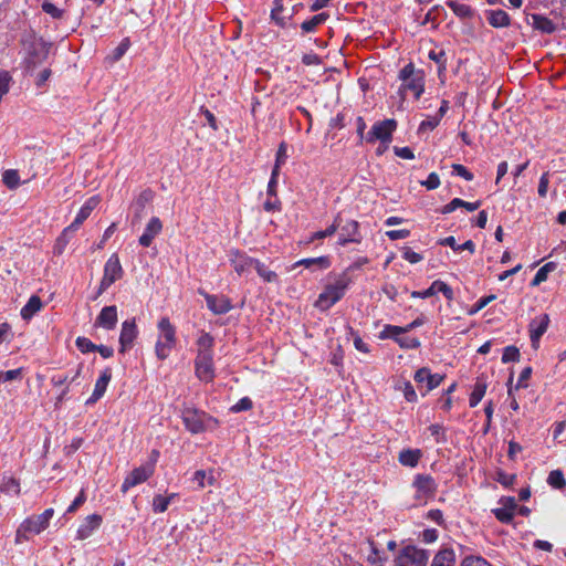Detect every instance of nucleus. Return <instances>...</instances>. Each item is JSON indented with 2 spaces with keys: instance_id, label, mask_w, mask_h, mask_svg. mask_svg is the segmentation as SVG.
Wrapping results in <instances>:
<instances>
[{
  "instance_id": "obj_17",
  "label": "nucleus",
  "mask_w": 566,
  "mask_h": 566,
  "mask_svg": "<svg viewBox=\"0 0 566 566\" xmlns=\"http://www.w3.org/2000/svg\"><path fill=\"white\" fill-rule=\"evenodd\" d=\"M439 292L442 293L447 300H453V290L441 280L433 281L431 285L424 291H412L410 295L413 298H428Z\"/></svg>"
},
{
  "instance_id": "obj_60",
  "label": "nucleus",
  "mask_w": 566,
  "mask_h": 566,
  "mask_svg": "<svg viewBox=\"0 0 566 566\" xmlns=\"http://www.w3.org/2000/svg\"><path fill=\"white\" fill-rule=\"evenodd\" d=\"M368 262H369L368 258L360 256V258L356 259L352 264H349L342 273H347V275H352V273L354 271L360 269Z\"/></svg>"
},
{
  "instance_id": "obj_2",
  "label": "nucleus",
  "mask_w": 566,
  "mask_h": 566,
  "mask_svg": "<svg viewBox=\"0 0 566 566\" xmlns=\"http://www.w3.org/2000/svg\"><path fill=\"white\" fill-rule=\"evenodd\" d=\"M353 282L352 275H347V273L329 276L328 282L315 302V306L321 311L329 310L345 295Z\"/></svg>"
},
{
  "instance_id": "obj_62",
  "label": "nucleus",
  "mask_w": 566,
  "mask_h": 566,
  "mask_svg": "<svg viewBox=\"0 0 566 566\" xmlns=\"http://www.w3.org/2000/svg\"><path fill=\"white\" fill-rule=\"evenodd\" d=\"M67 233H64V231L61 233V235L56 239L53 252L54 254L61 255L64 252V249L69 242L66 238Z\"/></svg>"
},
{
  "instance_id": "obj_20",
  "label": "nucleus",
  "mask_w": 566,
  "mask_h": 566,
  "mask_svg": "<svg viewBox=\"0 0 566 566\" xmlns=\"http://www.w3.org/2000/svg\"><path fill=\"white\" fill-rule=\"evenodd\" d=\"M112 379V369L109 367L105 368L99 377L97 378L93 394L86 400V405H92L98 401L105 394L107 386Z\"/></svg>"
},
{
  "instance_id": "obj_37",
  "label": "nucleus",
  "mask_w": 566,
  "mask_h": 566,
  "mask_svg": "<svg viewBox=\"0 0 566 566\" xmlns=\"http://www.w3.org/2000/svg\"><path fill=\"white\" fill-rule=\"evenodd\" d=\"M297 265H303L305 268H312L316 265L322 270H326L331 266V260L328 256L302 259L295 263V266Z\"/></svg>"
},
{
  "instance_id": "obj_11",
  "label": "nucleus",
  "mask_w": 566,
  "mask_h": 566,
  "mask_svg": "<svg viewBox=\"0 0 566 566\" xmlns=\"http://www.w3.org/2000/svg\"><path fill=\"white\" fill-rule=\"evenodd\" d=\"M339 235H338V245L345 247L349 243L359 244L363 241V235L360 233V224L356 220H348L345 224H339Z\"/></svg>"
},
{
  "instance_id": "obj_26",
  "label": "nucleus",
  "mask_w": 566,
  "mask_h": 566,
  "mask_svg": "<svg viewBox=\"0 0 566 566\" xmlns=\"http://www.w3.org/2000/svg\"><path fill=\"white\" fill-rule=\"evenodd\" d=\"M422 458V451L420 449H402L399 452L398 461L401 465L408 468H416Z\"/></svg>"
},
{
  "instance_id": "obj_13",
  "label": "nucleus",
  "mask_w": 566,
  "mask_h": 566,
  "mask_svg": "<svg viewBox=\"0 0 566 566\" xmlns=\"http://www.w3.org/2000/svg\"><path fill=\"white\" fill-rule=\"evenodd\" d=\"M154 474V465L145 464L135 468L124 480L120 490L126 493L129 489L146 482Z\"/></svg>"
},
{
  "instance_id": "obj_34",
  "label": "nucleus",
  "mask_w": 566,
  "mask_h": 566,
  "mask_svg": "<svg viewBox=\"0 0 566 566\" xmlns=\"http://www.w3.org/2000/svg\"><path fill=\"white\" fill-rule=\"evenodd\" d=\"M340 221V213H338L329 227H327L325 230L314 232L310 239V242L334 235L339 228Z\"/></svg>"
},
{
  "instance_id": "obj_28",
  "label": "nucleus",
  "mask_w": 566,
  "mask_h": 566,
  "mask_svg": "<svg viewBox=\"0 0 566 566\" xmlns=\"http://www.w3.org/2000/svg\"><path fill=\"white\" fill-rule=\"evenodd\" d=\"M486 14L488 21L493 28H505L511 23V18L504 10H490Z\"/></svg>"
},
{
  "instance_id": "obj_42",
  "label": "nucleus",
  "mask_w": 566,
  "mask_h": 566,
  "mask_svg": "<svg viewBox=\"0 0 566 566\" xmlns=\"http://www.w3.org/2000/svg\"><path fill=\"white\" fill-rule=\"evenodd\" d=\"M401 334H405L403 326H396L387 324L384 326L382 331L379 333L380 339L391 338L396 342Z\"/></svg>"
},
{
  "instance_id": "obj_61",
  "label": "nucleus",
  "mask_w": 566,
  "mask_h": 566,
  "mask_svg": "<svg viewBox=\"0 0 566 566\" xmlns=\"http://www.w3.org/2000/svg\"><path fill=\"white\" fill-rule=\"evenodd\" d=\"M421 185L428 190L437 189L440 186V178L436 172H431L426 180L421 181Z\"/></svg>"
},
{
  "instance_id": "obj_36",
  "label": "nucleus",
  "mask_w": 566,
  "mask_h": 566,
  "mask_svg": "<svg viewBox=\"0 0 566 566\" xmlns=\"http://www.w3.org/2000/svg\"><path fill=\"white\" fill-rule=\"evenodd\" d=\"M0 491L6 494L19 495L21 493L20 481L13 476H4L0 485Z\"/></svg>"
},
{
  "instance_id": "obj_3",
  "label": "nucleus",
  "mask_w": 566,
  "mask_h": 566,
  "mask_svg": "<svg viewBox=\"0 0 566 566\" xmlns=\"http://www.w3.org/2000/svg\"><path fill=\"white\" fill-rule=\"evenodd\" d=\"M181 419L186 429L192 434L211 431L219 426L218 419L193 407H185L181 410Z\"/></svg>"
},
{
  "instance_id": "obj_40",
  "label": "nucleus",
  "mask_w": 566,
  "mask_h": 566,
  "mask_svg": "<svg viewBox=\"0 0 566 566\" xmlns=\"http://www.w3.org/2000/svg\"><path fill=\"white\" fill-rule=\"evenodd\" d=\"M368 545L370 547V554L367 557L368 563L373 566H384L387 558L377 548L375 541L368 539Z\"/></svg>"
},
{
  "instance_id": "obj_32",
  "label": "nucleus",
  "mask_w": 566,
  "mask_h": 566,
  "mask_svg": "<svg viewBox=\"0 0 566 566\" xmlns=\"http://www.w3.org/2000/svg\"><path fill=\"white\" fill-rule=\"evenodd\" d=\"M447 6L452 12L460 19H472L474 17V10L465 4L458 1H448Z\"/></svg>"
},
{
  "instance_id": "obj_50",
  "label": "nucleus",
  "mask_w": 566,
  "mask_h": 566,
  "mask_svg": "<svg viewBox=\"0 0 566 566\" xmlns=\"http://www.w3.org/2000/svg\"><path fill=\"white\" fill-rule=\"evenodd\" d=\"M495 297L496 296L494 294H490V295H486V296H483V297L479 298L478 302L469 310V314L470 315L476 314L482 308H484L489 303L494 301Z\"/></svg>"
},
{
  "instance_id": "obj_35",
  "label": "nucleus",
  "mask_w": 566,
  "mask_h": 566,
  "mask_svg": "<svg viewBox=\"0 0 566 566\" xmlns=\"http://www.w3.org/2000/svg\"><path fill=\"white\" fill-rule=\"evenodd\" d=\"M486 391V384L482 379H478L474 388L470 395L469 398V405L471 408H474L479 405V402L482 400Z\"/></svg>"
},
{
  "instance_id": "obj_38",
  "label": "nucleus",
  "mask_w": 566,
  "mask_h": 566,
  "mask_svg": "<svg viewBox=\"0 0 566 566\" xmlns=\"http://www.w3.org/2000/svg\"><path fill=\"white\" fill-rule=\"evenodd\" d=\"M556 269V263L548 262L545 265H543L538 271L536 272L535 276L533 277L531 285L532 286H538L541 283L545 282L548 277V274L553 272Z\"/></svg>"
},
{
  "instance_id": "obj_63",
  "label": "nucleus",
  "mask_w": 566,
  "mask_h": 566,
  "mask_svg": "<svg viewBox=\"0 0 566 566\" xmlns=\"http://www.w3.org/2000/svg\"><path fill=\"white\" fill-rule=\"evenodd\" d=\"M286 159H287V146L283 142L280 144V146L277 148L275 164L283 166L286 163Z\"/></svg>"
},
{
  "instance_id": "obj_22",
  "label": "nucleus",
  "mask_w": 566,
  "mask_h": 566,
  "mask_svg": "<svg viewBox=\"0 0 566 566\" xmlns=\"http://www.w3.org/2000/svg\"><path fill=\"white\" fill-rule=\"evenodd\" d=\"M549 324V316L542 314L535 317L530 324V337L534 347L537 346L541 337L546 333Z\"/></svg>"
},
{
  "instance_id": "obj_1",
  "label": "nucleus",
  "mask_w": 566,
  "mask_h": 566,
  "mask_svg": "<svg viewBox=\"0 0 566 566\" xmlns=\"http://www.w3.org/2000/svg\"><path fill=\"white\" fill-rule=\"evenodd\" d=\"M195 346V375L202 382H212L216 378V366L213 360L214 338L211 334L201 331L196 339Z\"/></svg>"
},
{
  "instance_id": "obj_7",
  "label": "nucleus",
  "mask_w": 566,
  "mask_h": 566,
  "mask_svg": "<svg viewBox=\"0 0 566 566\" xmlns=\"http://www.w3.org/2000/svg\"><path fill=\"white\" fill-rule=\"evenodd\" d=\"M397 128L395 119H385L376 122L370 130L366 134V143L374 144L380 142L381 146L378 147L377 154L381 155L392 140V134Z\"/></svg>"
},
{
  "instance_id": "obj_56",
  "label": "nucleus",
  "mask_w": 566,
  "mask_h": 566,
  "mask_svg": "<svg viewBox=\"0 0 566 566\" xmlns=\"http://www.w3.org/2000/svg\"><path fill=\"white\" fill-rule=\"evenodd\" d=\"M429 59L434 61L437 64H439L440 69L444 70L446 69V62H447V57H446V52L443 50H440V51H430L429 52Z\"/></svg>"
},
{
  "instance_id": "obj_15",
  "label": "nucleus",
  "mask_w": 566,
  "mask_h": 566,
  "mask_svg": "<svg viewBox=\"0 0 566 566\" xmlns=\"http://www.w3.org/2000/svg\"><path fill=\"white\" fill-rule=\"evenodd\" d=\"M199 293L205 297L207 307L216 315H222L231 311L232 304L229 297L224 295L209 294L202 290Z\"/></svg>"
},
{
  "instance_id": "obj_27",
  "label": "nucleus",
  "mask_w": 566,
  "mask_h": 566,
  "mask_svg": "<svg viewBox=\"0 0 566 566\" xmlns=\"http://www.w3.org/2000/svg\"><path fill=\"white\" fill-rule=\"evenodd\" d=\"M43 303L38 295H32L27 304L21 308V317L24 321H30L38 312L41 311Z\"/></svg>"
},
{
  "instance_id": "obj_21",
  "label": "nucleus",
  "mask_w": 566,
  "mask_h": 566,
  "mask_svg": "<svg viewBox=\"0 0 566 566\" xmlns=\"http://www.w3.org/2000/svg\"><path fill=\"white\" fill-rule=\"evenodd\" d=\"M102 522L103 517L99 514L86 516L77 528L76 538L81 541L88 538L102 525Z\"/></svg>"
},
{
  "instance_id": "obj_47",
  "label": "nucleus",
  "mask_w": 566,
  "mask_h": 566,
  "mask_svg": "<svg viewBox=\"0 0 566 566\" xmlns=\"http://www.w3.org/2000/svg\"><path fill=\"white\" fill-rule=\"evenodd\" d=\"M547 482L549 483V485L556 489H562L566 484L563 472L558 470L552 471L549 473Z\"/></svg>"
},
{
  "instance_id": "obj_31",
  "label": "nucleus",
  "mask_w": 566,
  "mask_h": 566,
  "mask_svg": "<svg viewBox=\"0 0 566 566\" xmlns=\"http://www.w3.org/2000/svg\"><path fill=\"white\" fill-rule=\"evenodd\" d=\"M178 496L177 493H170L168 495L157 494L153 499V511L155 513H164L167 511L169 504Z\"/></svg>"
},
{
  "instance_id": "obj_19",
  "label": "nucleus",
  "mask_w": 566,
  "mask_h": 566,
  "mask_svg": "<svg viewBox=\"0 0 566 566\" xmlns=\"http://www.w3.org/2000/svg\"><path fill=\"white\" fill-rule=\"evenodd\" d=\"M48 57V48L43 42H34L31 44L28 56L25 57V66L28 71H33Z\"/></svg>"
},
{
  "instance_id": "obj_30",
  "label": "nucleus",
  "mask_w": 566,
  "mask_h": 566,
  "mask_svg": "<svg viewBox=\"0 0 566 566\" xmlns=\"http://www.w3.org/2000/svg\"><path fill=\"white\" fill-rule=\"evenodd\" d=\"M532 25L534 29L547 34H551L556 31V25L554 24V22L551 19L541 14L532 15Z\"/></svg>"
},
{
  "instance_id": "obj_57",
  "label": "nucleus",
  "mask_w": 566,
  "mask_h": 566,
  "mask_svg": "<svg viewBox=\"0 0 566 566\" xmlns=\"http://www.w3.org/2000/svg\"><path fill=\"white\" fill-rule=\"evenodd\" d=\"M548 185H549V172L546 171L539 178L538 189H537L539 197H542V198L546 197L547 191H548Z\"/></svg>"
},
{
  "instance_id": "obj_33",
  "label": "nucleus",
  "mask_w": 566,
  "mask_h": 566,
  "mask_svg": "<svg viewBox=\"0 0 566 566\" xmlns=\"http://www.w3.org/2000/svg\"><path fill=\"white\" fill-rule=\"evenodd\" d=\"M329 18L328 13L322 12L313 15L311 19L305 20L301 24V29L305 33L314 32L316 28L323 24Z\"/></svg>"
},
{
  "instance_id": "obj_6",
  "label": "nucleus",
  "mask_w": 566,
  "mask_h": 566,
  "mask_svg": "<svg viewBox=\"0 0 566 566\" xmlns=\"http://www.w3.org/2000/svg\"><path fill=\"white\" fill-rule=\"evenodd\" d=\"M399 80L401 85L399 94L402 99L406 98V93L409 91L413 94L415 98H420L424 91V73L421 70H416L412 63L407 64L399 72Z\"/></svg>"
},
{
  "instance_id": "obj_12",
  "label": "nucleus",
  "mask_w": 566,
  "mask_h": 566,
  "mask_svg": "<svg viewBox=\"0 0 566 566\" xmlns=\"http://www.w3.org/2000/svg\"><path fill=\"white\" fill-rule=\"evenodd\" d=\"M101 202L99 196L90 197L84 205L80 208L76 217L73 222L64 229V233L75 232L80 229V227L84 223V221L91 216L94 209Z\"/></svg>"
},
{
  "instance_id": "obj_25",
  "label": "nucleus",
  "mask_w": 566,
  "mask_h": 566,
  "mask_svg": "<svg viewBox=\"0 0 566 566\" xmlns=\"http://www.w3.org/2000/svg\"><path fill=\"white\" fill-rule=\"evenodd\" d=\"M515 507H516V502H515L514 497H507L503 501V506L493 509L492 513L501 523L509 524L514 518Z\"/></svg>"
},
{
  "instance_id": "obj_45",
  "label": "nucleus",
  "mask_w": 566,
  "mask_h": 566,
  "mask_svg": "<svg viewBox=\"0 0 566 566\" xmlns=\"http://www.w3.org/2000/svg\"><path fill=\"white\" fill-rule=\"evenodd\" d=\"M130 48V40L128 38H125L120 41V43L113 50L112 59L114 61L120 60L124 54L128 51Z\"/></svg>"
},
{
  "instance_id": "obj_53",
  "label": "nucleus",
  "mask_w": 566,
  "mask_h": 566,
  "mask_svg": "<svg viewBox=\"0 0 566 566\" xmlns=\"http://www.w3.org/2000/svg\"><path fill=\"white\" fill-rule=\"evenodd\" d=\"M402 258L411 264L419 263L423 260L420 253L415 252L408 247L402 248Z\"/></svg>"
},
{
  "instance_id": "obj_9",
  "label": "nucleus",
  "mask_w": 566,
  "mask_h": 566,
  "mask_svg": "<svg viewBox=\"0 0 566 566\" xmlns=\"http://www.w3.org/2000/svg\"><path fill=\"white\" fill-rule=\"evenodd\" d=\"M428 560V551L415 545L403 547L395 559L396 566H427Z\"/></svg>"
},
{
  "instance_id": "obj_46",
  "label": "nucleus",
  "mask_w": 566,
  "mask_h": 566,
  "mask_svg": "<svg viewBox=\"0 0 566 566\" xmlns=\"http://www.w3.org/2000/svg\"><path fill=\"white\" fill-rule=\"evenodd\" d=\"M396 343L403 349H417L420 347V340L416 337H398Z\"/></svg>"
},
{
  "instance_id": "obj_29",
  "label": "nucleus",
  "mask_w": 566,
  "mask_h": 566,
  "mask_svg": "<svg viewBox=\"0 0 566 566\" xmlns=\"http://www.w3.org/2000/svg\"><path fill=\"white\" fill-rule=\"evenodd\" d=\"M480 201L468 202L460 198H454L442 208L441 212L443 214L451 213L458 208H465L468 211L472 212L475 211L480 207Z\"/></svg>"
},
{
  "instance_id": "obj_55",
  "label": "nucleus",
  "mask_w": 566,
  "mask_h": 566,
  "mask_svg": "<svg viewBox=\"0 0 566 566\" xmlns=\"http://www.w3.org/2000/svg\"><path fill=\"white\" fill-rule=\"evenodd\" d=\"M350 334L353 335L354 347L360 353L368 354L370 352L368 344L365 343L353 329L350 331Z\"/></svg>"
},
{
  "instance_id": "obj_16",
  "label": "nucleus",
  "mask_w": 566,
  "mask_h": 566,
  "mask_svg": "<svg viewBox=\"0 0 566 566\" xmlns=\"http://www.w3.org/2000/svg\"><path fill=\"white\" fill-rule=\"evenodd\" d=\"M229 261L234 271L239 275H243L253 269L256 259L249 256L240 250L233 249L229 252Z\"/></svg>"
},
{
  "instance_id": "obj_51",
  "label": "nucleus",
  "mask_w": 566,
  "mask_h": 566,
  "mask_svg": "<svg viewBox=\"0 0 566 566\" xmlns=\"http://www.w3.org/2000/svg\"><path fill=\"white\" fill-rule=\"evenodd\" d=\"M439 123H440L439 117H437L436 115L430 116L420 123L418 132L424 133V132L433 130L439 125Z\"/></svg>"
},
{
  "instance_id": "obj_41",
  "label": "nucleus",
  "mask_w": 566,
  "mask_h": 566,
  "mask_svg": "<svg viewBox=\"0 0 566 566\" xmlns=\"http://www.w3.org/2000/svg\"><path fill=\"white\" fill-rule=\"evenodd\" d=\"M3 184L11 190L20 186V175L15 169H8L2 175Z\"/></svg>"
},
{
  "instance_id": "obj_14",
  "label": "nucleus",
  "mask_w": 566,
  "mask_h": 566,
  "mask_svg": "<svg viewBox=\"0 0 566 566\" xmlns=\"http://www.w3.org/2000/svg\"><path fill=\"white\" fill-rule=\"evenodd\" d=\"M412 485L416 489V497L418 500H426L433 496L437 491V483L429 474H417Z\"/></svg>"
},
{
  "instance_id": "obj_49",
  "label": "nucleus",
  "mask_w": 566,
  "mask_h": 566,
  "mask_svg": "<svg viewBox=\"0 0 566 566\" xmlns=\"http://www.w3.org/2000/svg\"><path fill=\"white\" fill-rule=\"evenodd\" d=\"M520 359V350L515 346H507L503 350L502 361L504 364L511 361H517Z\"/></svg>"
},
{
  "instance_id": "obj_18",
  "label": "nucleus",
  "mask_w": 566,
  "mask_h": 566,
  "mask_svg": "<svg viewBox=\"0 0 566 566\" xmlns=\"http://www.w3.org/2000/svg\"><path fill=\"white\" fill-rule=\"evenodd\" d=\"M118 322L117 307L115 305L105 306L97 315L94 326L102 327L106 331H112L116 327Z\"/></svg>"
},
{
  "instance_id": "obj_39",
  "label": "nucleus",
  "mask_w": 566,
  "mask_h": 566,
  "mask_svg": "<svg viewBox=\"0 0 566 566\" xmlns=\"http://www.w3.org/2000/svg\"><path fill=\"white\" fill-rule=\"evenodd\" d=\"M253 269L256 271L259 276L268 283L276 282L277 281V274L273 271H271L265 264L260 262L258 259L254 263Z\"/></svg>"
},
{
  "instance_id": "obj_48",
  "label": "nucleus",
  "mask_w": 566,
  "mask_h": 566,
  "mask_svg": "<svg viewBox=\"0 0 566 566\" xmlns=\"http://www.w3.org/2000/svg\"><path fill=\"white\" fill-rule=\"evenodd\" d=\"M41 8L46 14H49L53 19H61L64 13L62 9L57 8L54 3L49 1H44Z\"/></svg>"
},
{
  "instance_id": "obj_58",
  "label": "nucleus",
  "mask_w": 566,
  "mask_h": 566,
  "mask_svg": "<svg viewBox=\"0 0 566 566\" xmlns=\"http://www.w3.org/2000/svg\"><path fill=\"white\" fill-rule=\"evenodd\" d=\"M253 403L249 397L241 398L235 405L231 407L233 412L247 411L252 408Z\"/></svg>"
},
{
  "instance_id": "obj_43",
  "label": "nucleus",
  "mask_w": 566,
  "mask_h": 566,
  "mask_svg": "<svg viewBox=\"0 0 566 566\" xmlns=\"http://www.w3.org/2000/svg\"><path fill=\"white\" fill-rule=\"evenodd\" d=\"M460 566H492V564L481 555L469 554L461 559Z\"/></svg>"
},
{
  "instance_id": "obj_64",
  "label": "nucleus",
  "mask_w": 566,
  "mask_h": 566,
  "mask_svg": "<svg viewBox=\"0 0 566 566\" xmlns=\"http://www.w3.org/2000/svg\"><path fill=\"white\" fill-rule=\"evenodd\" d=\"M439 533L436 528H427L421 534V539L426 544L434 543L438 539Z\"/></svg>"
},
{
  "instance_id": "obj_8",
  "label": "nucleus",
  "mask_w": 566,
  "mask_h": 566,
  "mask_svg": "<svg viewBox=\"0 0 566 566\" xmlns=\"http://www.w3.org/2000/svg\"><path fill=\"white\" fill-rule=\"evenodd\" d=\"M123 274L124 270L119 258L116 253H113L104 265L103 277L97 290V296L102 295L116 281L120 280Z\"/></svg>"
},
{
  "instance_id": "obj_59",
  "label": "nucleus",
  "mask_w": 566,
  "mask_h": 566,
  "mask_svg": "<svg viewBox=\"0 0 566 566\" xmlns=\"http://www.w3.org/2000/svg\"><path fill=\"white\" fill-rule=\"evenodd\" d=\"M409 235H410V230H408V229L386 231V237L391 241L407 239Z\"/></svg>"
},
{
  "instance_id": "obj_24",
  "label": "nucleus",
  "mask_w": 566,
  "mask_h": 566,
  "mask_svg": "<svg viewBox=\"0 0 566 566\" xmlns=\"http://www.w3.org/2000/svg\"><path fill=\"white\" fill-rule=\"evenodd\" d=\"M457 555L451 546L442 545L434 554L430 566H455Z\"/></svg>"
},
{
  "instance_id": "obj_44",
  "label": "nucleus",
  "mask_w": 566,
  "mask_h": 566,
  "mask_svg": "<svg viewBox=\"0 0 566 566\" xmlns=\"http://www.w3.org/2000/svg\"><path fill=\"white\" fill-rule=\"evenodd\" d=\"M76 347L83 354H87L91 352H95L97 345H95L91 339L80 336L75 340Z\"/></svg>"
},
{
  "instance_id": "obj_4",
  "label": "nucleus",
  "mask_w": 566,
  "mask_h": 566,
  "mask_svg": "<svg viewBox=\"0 0 566 566\" xmlns=\"http://www.w3.org/2000/svg\"><path fill=\"white\" fill-rule=\"evenodd\" d=\"M54 515L53 509H46L39 515L27 517L15 532V543L29 541L32 535H38L49 527L50 521Z\"/></svg>"
},
{
  "instance_id": "obj_54",
  "label": "nucleus",
  "mask_w": 566,
  "mask_h": 566,
  "mask_svg": "<svg viewBox=\"0 0 566 566\" xmlns=\"http://www.w3.org/2000/svg\"><path fill=\"white\" fill-rule=\"evenodd\" d=\"M451 167L452 172L459 177H462L464 180L471 181L473 179V174L469 171L463 165L453 164Z\"/></svg>"
},
{
  "instance_id": "obj_5",
  "label": "nucleus",
  "mask_w": 566,
  "mask_h": 566,
  "mask_svg": "<svg viewBox=\"0 0 566 566\" xmlns=\"http://www.w3.org/2000/svg\"><path fill=\"white\" fill-rule=\"evenodd\" d=\"M158 337L155 344L156 357L165 360L177 344L176 327L168 317H161L157 324Z\"/></svg>"
},
{
  "instance_id": "obj_23",
  "label": "nucleus",
  "mask_w": 566,
  "mask_h": 566,
  "mask_svg": "<svg viewBox=\"0 0 566 566\" xmlns=\"http://www.w3.org/2000/svg\"><path fill=\"white\" fill-rule=\"evenodd\" d=\"M163 223L158 217H153L139 237V244L142 247L148 248L153 243L154 239L161 232Z\"/></svg>"
},
{
  "instance_id": "obj_10",
  "label": "nucleus",
  "mask_w": 566,
  "mask_h": 566,
  "mask_svg": "<svg viewBox=\"0 0 566 566\" xmlns=\"http://www.w3.org/2000/svg\"><path fill=\"white\" fill-rule=\"evenodd\" d=\"M138 334H139V332L137 328L135 317L125 319L122 323V327H120L118 352L120 354H124L127 350L132 349L135 344V340L138 337Z\"/></svg>"
},
{
  "instance_id": "obj_52",
  "label": "nucleus",
  "mask_w": 566,
  "mask_h": 566,
  "mask_svg": "<svg viewBox=\"0 0 566 566\" xmlns=\"http://www.w3.org/2000/svg\"><path fill=\"white\" fill-rule=\"evenodd\" d=\"M428 430L431 436L434 437L437 443H441L446 441V432L443 426L439 423L430 424Z\"/></svg>"
}]
</instances>
